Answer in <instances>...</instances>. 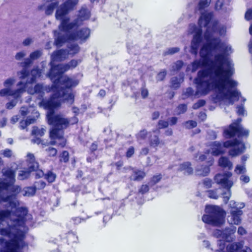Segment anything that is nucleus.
Wrapping results in <instances>:
<instances>
[{
	"label": "nucleus",
	"instance_id": "1",
	"mask_svg": "<svg viewBox=\"0 0 252 252\" xmlns=\"http://www.w3.org/2000/svg\"><path fill=\"white\" fill-rule=\"evenodd\" d=\"M215 63L214 70L212 68L202 69L199 70L194 82L196 86L197 92L202 95H206L211 90V87L218 89L220 91L225 88L226 85L230 88L237 85L236 82L230 78L233 72L230 69H224L223 65L226 58L223 54H218L215 56Z\"/></svg>",
	"mask_w": 252,
	"mask_h": 252
},
{
	"label": "nucleus",
	"instance_id": "2",
	"mask_svg": "<svg viewBox=\"0 0 252 252\" xmlns=\"http://www.w3.org/2000/svg\"><path fill=\"white\" fill-rule=\"evenodd\" d=\"M79 2V0H46L49 4L45 8L46 15H51L57 8L55 18L61 21L59 29L61 32L67 34L70 40L79 41L80 43L86 42L91 35V30L87 27H83L72 32L74 28L78 27L77 20L69 22V17L66 16L73 10Z\"/></svg>",
	"mask_w": 252,
	"mask_h": 252
},
{
	"label": "nucleus",
	"instance_id": "3",
	"mask_svg": "<svg viewBox=\"0 0 252 252\" xmlns=\"http://www.w3.org/2000/svg\"><path fill=\"white\" fill-rule=\"evenodd\" d=\"M46 117L48 124L52 126L49 131L50 141L48 145L64 148L67 140L64 136V130L69 126L68 119L63 117L61 114L53 113L47 114Z\"/></svg>",
	"mask_w": 252,
	"mask_h": 252
},
{
	"label": "nucleus",
	"instance_id": "4",
	"mask_svg": "<svg viewBox=\"0 0 252 252\" xmlns=\"http://www.w3.org/2000/svg\"><path fill=\"white\" fill-rule=\"evenodd\" d=\"M53 91L54 93L48 99L42 97L39 103L40 106L42 107L45 109L48 110L49 111L47 114H50L51 113H55L54 109L60 105V103L56 101V99L62 98L63 100L70 103L74 102V94L72 92L66 94L63 91V88H61L60 90H57V91Z\"/></svg>",
	"mask_w": 252,
	"mask_h": 252
},
{
	"label": "nucleus",
	"instance_id": "5",
	"mask_svg": "<svg viewBox=\"0 0 252 252\" xmlns=\"http://www.w3.org/2000/svg\"><path fill=\"white\" fill-rule=\"evenodd\" d=\"M206 214L202 217L205 223L214 226L221 225L224 222L225 211L219 206L208 205L205 208Z\"/></svg>",
	"mask_w": 252,
	"mask_h": 252
},
{
	"label": "nucleus",
	"instance_id": "6",
	"mask_svg": "<svg viewBox=\"0 0 252 252\" xmlns=\"http://www.w3.org/2000/svg\"><path fill=\"white\" fill-rule=\"evenodd\" d=\"M26 235L23 231L15 234L14 238L9 240L1 239V243L4 242L3 249L0 252H23L22 250L28 246L25 242Z\"/></svg>",
	"mask_w": 252,
	"mask_h": 252
},
{
	"label": "nucleus",
	"instance_id": "7",
	"mask_svg": "<svg viewBox=\"0 0 252 252\" xmlns=\"http://www.w3.org/2000/svg\"><path fill=\"white\" fill-rule=\"evenodd\" d=\"M78 64V60L72 59L68 63L64 65L61 64L52 65L48 72V76L57 86L60 82V79L63 77V74L70 68H74Z\"/></svg>",
	"mask_w": 252,
	"mask_h": 252
},
{
	"label": "nucleus",
	"instance_id": "8",
	"mask_svg": "<svg viewBox=\"0 0 252 252\" xmlns=\"http://www.w3.org/2000/svg\"><path fill=\"white\" fill-rule=\"evenodd\" d=\"M212 40L213 42H207L204 44L200 48V56L202 60L203 66H207L209 61L211 63H215L213 60H210L209 56L211 52L213 50L218 49L221 44L220 40L219 38H213Z\"/></svg>",
	"mask_w": 252,
	"mask_h": 252
},
{
	"label": "nucleus",
	"instance_id": "9",
	"mask_svg": "<svg viewBox=\"0 0 252 252\" xmlns=\"http://www.w3.org/2000/svg\"><path fill=\"white\" fill-rule=\"evenodd\" d=\"M62 78V77L60 79V82L58 85H57V86L52 81L53 85L51 88L53 91H57V90H60V89L61 88H63V91H64L65 93L68 94V93H66V90H71L73 88L77 86L79 83L78 79L69 77L68 76H65L61 81Z\"/></svg>",
	"mask_w": 252,
	"mask_h": 252
},
{
	"label": "nucleus",
	"instance_id": "10",
	"mask_svg": "<svg viewBox=\"0 0 252 252\" xmlns=\"http://www.w3.org/2000/svg\"><path fill=\"white\" fill-rule=\"evenodd\" d=\"M239 136H247L249 134L248 130H244L238 123L231 124L228 128L224 129L223 135L226 138H231L234 137L236 134Z\"/></svg>",
	"mask_w": 252,
	"mask_h": 252
},
{
	"label": "nucleus",
	"instance_id": "11",
	"mask_svg": "<svg viewBox=\"0 0 252 252\" xmlns=\"http://www.w3.org/2000/svg\"><path fill=\"white\" fill-rule=\"evenodd\" d=\"M3 176L7 178L8 182H5L0 179V196H3L1 194L4 191H8L9 186L14 184L16 181V172L11 169H6L3 173Z\"/></svg>",
	"mask_w": 252,
	"mask_h": 252
},
{
	"label": "nucleus",
	"instance_id": "12",
	"mask_svg": "<svg viewBox=\"0 0 252 252\" xmlns=\"http://www.w3.org/2000/svg\"><path fill=\"white\" fill-rule=\"evenodd\" d=\"M17 86H19V88L15 90H12L9 88L0 90V96H12L16 98L20 97L21 94L25 92L26 84L22 81H20L17 84Z\"/></svg>",
	"mask_w": 252,
	"mask_h": 252
},
{
	"label": "nucleus",
	"instance_id": "13",
	"mask_svg": "<svg viewBox=\"0 0 252 252\" xmlns=\"http://www.w3.org/2000/svg\"><path fill=\"white\" fill-rule=\"evenodd\" d=\"M28 214V210L26 207H20L17 208L15 212V216L17 217L12 220V222L15 226H22L25 224Z\"/></svg>",
	"mask_w": 252,
	"mask_h": 252
},
{
	"label": "nucleus",
	"instance_id": "14",
	"mask_svg": "<svg viewBox=\"0 0 252 252\" xmlns=\"http://www.w3.org/2000/svg\"><path fill=\"white\" fill-rule=\"evenodd\" d=\"M231 176L232 173L228 171L223 174L218 173L214 177V180L218 184L221 185L223 188L230 191V188L233 186L232 181L229 180Z\"/></svg>",
	"mask_w": 252,
	"mask_h": 252
},
{
	"label": "nucleus",
	"instance_id": "15",
	"mask_svg": "<svg viewBox=\"0 0 252 252\" xmlns=\"http://www.w3.org/2000/svg\"><path fill=\"white\" fill-rule=\"evenodd\" d=\"M202 30L201 28H196L191 41L190 52L194 56L198 54V49L202 41Z\"/></svg>",
	"mask_w": 252,
	"mask_h": 252
},
{
	"label": "nucleus",
	"instance_id": "16",
	"mask_svg": "<svg viewBox=\"0 0 252 252\" xmlns=\"http://www.w3.org/2000/svg\"><path fill=\"white\" fill-rule=\"evenodd\" d=\"M231 223L236 225L240 224L241 222V216L243 214V211L237 207L232 208L230 211Z\"/></svg>",
	"mask_w": 252,
	"mask_h": 252
},
{
	"label": "nucleus",
	"instance_id": "17",
	"mask_svg": "<svg viewBox=\"0 0 252 252\" xmlns=\"http://www.w3.org/2000/svg\"><path fill=\"white\" fill-rule=\"evenodd\" d=\"M27 157L28 169L31 172L35 171L38 168L39 165L38 163L36 161L34 156L32 154L29 153Z\"/></svg>",
	"mask_w": 252,
	"mask_h": 252
},
{
	"label": "nucleus",
	"instance_id": "18",
	"mask_svg": "<svg viewBox=\"0 0 252 252\" xmlns=\"http://www.w3.org/2000/svg\"><path fill=\"white\" fill-rule=\"evenodd\" d=\"M223 145L219 141H214L212 143V154L214 156H218L224 154L222 149Z\"/></svg>",
	"mask_w": 252,
	"mask_h": 252
},
{
	"label": "nucleus",
	"instance_id": "19",
	"mask_svg": "<svg viewBox=\"0 0 252 252\" xmlns=\"http://www.w3.org/2000/svg\"><path fill=\"white\" fill-rule=\"evenodd\" d=\"M214 14L213 12H203L201 13V15L199 19V22L204 21V26L208 27L210 24L211 21L213 19Z\"/></svg>",
	"mask_w": 252,
	"mask_h": 252
},
{
	"label": "nucleus",
	"instance_id": "20",
	"mask_svg": "<svg viewBox=\"0 0 252 252\" xmlns=\"http://www.w3.org/2000/svg\"><path fill=\"white\" fill-rule=\"evenodd\" d=\"M219 165L223 168H228V169H231L232 168V163L229 160L227 157L222 156L221 157L218 161Z\"/></svg>",
	"mask_w": 252,
	"mask_h": 252
},
{
	"label": "nucleus",
	"instance_id": "21",
	"mask_svg": "<svg viewBox=\"0 0 252 252\" xmlns=\"http://www.w3.org/2000/svg\"><path fill=\"white\" fill-rule=\"evenodd\" d=\"M28 92L31 94H37L41 98L43 97L44 94V88L42 85L40 84H36L33 89H29Z\"/></svg>",
	"mask_w": 252,
	"mask_h": 252
},
{
	"label": "nucleus",
	"instance_id": "22",
	"mask_svg": "<svg viewBox=\"0 0 252 252\" xmlns=\"http://www.w3.org/2000/svg\"><path fill=\"white\" fill-rule=\"evenodd\" d=\"M179 171H185L188 175H191L193 173V169L191 167V164L190 162H184L179 165Z\"/></svg>",
	"mask_w": 252,
	"mask_h": 252
},
{
	"label": "nucleus",
	"instance_id": "23",
	"mask_svg": "<svg viewBox=\"0 0 252 252\" xmlns=\"http://www.w3.org/2000/svg\"><path fill=\"white\" fill-rule=\"evenodd\" d=\"M12 214V211L10 210H0V225L5 220H9Z\"/></svg>",
	"mask_w": 252,
	"mask_h": 252
},
{
	"label": "nucleus",
	"instance_id": "24",
	"mask_svg": "<svg viewBox=\"0 0 252 252\" xmlns=\"http://www.w3.org/2000/svg\"><path fill=\"white\" fill-rule=\"evenodd\" d=\"M53 55L55 59L62 61L65 59L67 53L65 49H62L55 51Z\"/></svg>",
	"mask_w": 252,
	"mask_h": 252
},
{
	"label": "nucleus",
	"instance_id": "25",
	"mask_svg": "<svg viewBox=\"0 0 252 252\" xmlns=\"http://www.w3.org/2000/svg\"><path fill=\"white\" fill-rule=\"evenodd\" d=\"M46 132L45 127H39L37 126H33L32 128V134L34 137H42Z\"/></svg>",
	"mask_w": 252,
	"mask_h": 252
},
{
	"label": "nucleus",
	"instance_id": "26",
	"mask_svg": "<svg viewBox=\"0 0 252 252\" xmlns=\"http://www.w3.org/2000/svg\"><path fill=\"white\" fill-rule=\"evenodd\" d=\"M90 15V12L87 8L82 7L79 11L78 16L81 21H84L89 19Z\"/></svg>",
	"mask_w": 252,
	"mask_h": 252
},
{
	"label": "nucleus",
	"instance_id": "27",
	"mask_svg": "<svg viewBox=\"0 0 252 252\" xmlns=\"http://www.w3.org/2000/svg\"><path fill=\"white\" fill-rule=\"evenodd\" d=\"M66 35L59 34L55 39V44L57 47L62 46L67 40V34Z\"/></svg>",
	"mask_w": 252,
	"mask_h": 252
},
{
	"label": "nucleus",
	"instance_id": "28",
	"mask_svg": "<svg viewBox=\"0 0 252 252\" xmlns=\"http://www.w3.org/2000/svg\"><path fill=\"white\" fill-rule=\"evenodd\" d=\"M149 144L150 146L153 147H157L160 144L164 145V142L162 140H160L158 136L155 135L153 138H151L149 140Z\"/></svg>",
	"mask_w": 252,
	"mask_h": 252
},
{
	"label": "nucleus",
	"instance_id": "29",
	"mask_svg": "<svg viewBox=\"0 0 252 252\" xmlns=\"http://www.w3.org/2000/svg\"><path fill=\"white\" fill-rule=\"evenodd\" d=\"M241 143V141L237 138L233 139V140H227L223 142L222 145L225 148L230 147H234L238 146Z\"/></svg>",
	"mask_w": 252,
	"mask_h": 252
},
{
	"label": "nucleus",
	"instance_id": "30",
	"mask_svg": "<svg viewBox=\"0 0 252 252\" xmlns=\"http://www.w3.org/2000/svg\"><path fill=\"white\" fill-rule=\"evenodd\" d=\"M146 176V173L142 170H136L133 171L132 180L133 181H141Z\"/></svg>",
	"mask_w": 252,
	"mask_h": 252
},
{
	"label": "nucleus",
	"instance_id": "31",
	"mask_svg": "<svg viewBox=\"0 0 252 252\" xmlns=\"http://www.w3.org/2000/svg\"><path fill=\"white\" fill-rule=\"evenodd\" d=\"M68 53L72 57H73L76 54H78L80 50V47L77 43L71 44L69 46H68Z\"/></svg>",
	"mask_w": 252,
	"mask_h": 252
},
{
	"label": "nucleus",
	"instance_id": "32",
	"mask_svg": "<svg viewBox=\"0 0 252 252\" xmlns=\"http://www.w3.org/2000/svg\"><path fill=\"white\" fill-rule=\"evenodd\" d=\"M66 238L67 242L69 243H77L78 241V236L76 233L72 231H68L66 234Z\"/></svg>",
	"mask_w": 252,
	"mask_h": 252
},
{
	"label": "nucleus",
	"instance_id": "33",
	"mask_svg": "<svg viewBox=\"0 0 252 252\" xmlns=\"http://www.w3.org/2000/svg\"><path fill=\"white\" fill-rule=\"evenodd\" d=\"M57 176L52 170H48L44 174V179L49 183H52L56 180Z\"/></svg>",
	"mask_w": 252,
	"mask_h": 252
},
{
	"label": "nucleus",
	"instance_id": "34",
	"mask_svg": "<svg viewBox=\"0 0 252 252\" xmlns=\"http://www.w3.org/2000/svg\"><path fill=\"white\" fill-rule=\"evenodd\" d=\"M208 162V165H202L201 169L199 170V171H201L200 175L202 176H207V175H208L210 172V166L213 164V160L209 161Z\"/></svg>",
	"mask_w": 252,
	"mask_h": 252
},
{
	"label": "nucleus",
	"instance_id": "35",
	"mask_svg": "<svg viewBox=\"0 0 252 252\" xmlns=\"http://www.w3.org/2000/svg\"><path fill=\"white\" fill-rule=\"evenodd\" d=\"M228 93H224L223 95L224 97L229 100H231L232 98L236 97L238 99L240 93L237 90L228 91Z\"/></svg>",
	"mask_w": 252,
	"mask_h": 252
},
{
	"label": "nucleus",
	"instance_id": "36",
	"mask_svg": "<svg viewBox=\"0 0 252 252\" xmlns=\"http://www.w3.org/2000/svg\"><path fill=\"white\" fill-rule=\"evenodd\" d=\"M31 171L29 169L20 171L18 174V179L20 180H24L29 178L30 176Z\"/></svg>",
	"mask_w": 252,
	"mask_h": 252
},
{
	"label": "nucleus",
	"instance_id": "37",
	"mask_svg": "<svg viewBox=\"0 0 252 252\" xmlns=\"http://www.w3.org/2000/svg\"><path fill=\"white\" fill-rule=\"evenodd\" d=\"M69 160V154L67 151H63L59 156L60 162L67 163Z\"/></svg>",
	"mask_w": 252,
	"mask_h": 252
},
{
	"label": "nucleus",
	"instance_id": "38",
	"mask_svg": "<svg viewBox=\"0 0 252 252\" xmlns=\"http://www.w3.org/2000/svg\"><path fill=\"white\" fill-rule=\"evenodd\" d=\"M162 175L159 173L158 175L153 176L149 181V184L151 186H154L159 182L162 179Z\"/></svg>",
	"mask_w": 252,
	"mask_h": 252
},
{
	"label": "nucleus",
	"instance_id": "39",
	"mask_svg": "<svg viewBox=\"0 0 252 252\" xmlns=\"http://www.w3.org/2000/svg\"><path fill=\"white\" fill-rule=\"evenodd\" d=\"M210 2L211 0H200L198 4V10L199 11L204 10L209 6Z\"/></svg>",
	"mask_w": 252,
	"mask_h": 252
},
{
	"label": "nucleus",
	"instance_id": "40",
	"mask_svg": "<svg viewBox=\"0 0 252 252\" xmlns=\"http://www.w3.org/2000/svg\"><path fill=\"white\" fill-rule=\"evenodd\" d=\"M180 86V82L177 77H174L171 79L170 87L174 89H177Z\"/></svg>",
	"mask_w": 252,
	"mask_h": 252
},
{
	"label": "nucleus",
	"instance_id": "41",
	"mask_svg": "<svg viewBox=\"0 0 252 252\" xmlns=\"http://www.w3.org/2000/svg\"><path fill=\"white\" fill-rule=\"evenodd\" d=\"M45 151L47 153V156L50 158L56 157L58 153L57 150L52 147H49L46 148Z\"/></svg>",
	"mask_w": 252,
	"mask_h": 252
},
{
	"label": "nucleus",
	"instance_id": "42",
	"mask_svg": "<svg viewBox=\"0 0 252 252\" xmlns=\"http://www.w3.org/2000/svg\"><path fill=\"white\" fill-rule=\"evenodd\" d=\"M36 192V188L35 187H28L26 188L24 193V196H33Z\"/></svg>",
	"mask_w": 252,
	"mask_h": 252
},
{
	"label": "nucleus",
	"instance_id": "43",
	"mask_svg": "<svg viewBox=\"0 0 252 252\" xmlns=\"http://www.w3.org/2000/svg\"><path fill=\"white\" fill-rule=\"evenodd\" d=\"M245 19L250 21L252 20V9H249L246 12L245 15ZM249 32L251 35H252V24L249 28Z\"/></svg>",
	"mask_w": 252,
	"mask_h": 252
},
{
	"label": "nucleus",
	"instance_id": "44",
	"mask_svg": "<svg viewBox=\"0 0 252 252\" xmlns=\"http://www.w3.org/2000/svg\"><path fill=\"white\" fill-rule=\"evenodd\" d=\"M243 152L241 149L239 148H232L228 151V154L232 157H236Z\"/></svg>",
	"mask_w": 252,
	"mask_h": 252
},
{
	"label": "nucleus",
	"instance_id": "45",
	"mask_svg": "<svg viewBox=\"0 0 252 252\" xmlns=\"http://www.w3.org/2000/svg\"><path fill=\"white\" fill-rule=\"evenodd\" d=\"M9 190L12 193L17 194L21 191V188L19 186L12 184L9 186V188L8 189V190Z\"/></svg>",
	"mask_w": 252,
	"mask_h": 252
},
{
	"label": "nucleus",
	"instance_id": "46",
	"mask_svg": "<svg viewBox=\"0 0 252 252\" xmlns=\"http://www.w3.org/2000/svg\"><path fill=\"white\" fill-rule=\"evenodd\" d=\"M192 71H196L200 67H204L202 65V60H195L192 63Z\"/></svg>",
	"mask_w": 252,
	"mask_h": 252
},
{
	"label": "nucleus",
	"instance_id": "47",
	"mask_svg": "<svg viewBox=\"0 0 252 252\" xmlns=\"http://www.w3.org/2000/svg\"><path fill=\"white\" fill-rule=\"evenodd\" d=\"M207 192L208 193V196L210 198L217 199L219 198V195L217 192V189L208 190Z\"/></svg>",
	"mask_w": 252,
	"mask_h": 252
},
{
	"label": "nucleus",
	"instance_id": "48",
	"mask_svg": "<svg viewBox=\"0 0 252 252\" xmlns=\"http://www.w3.org/2000/svg\"><path fill=\"white\" fill-rule=\"evenodd\" d=\"M204 37L205 40L207 41V42H213L212 41V39L214 38L213 37V34L212 33L210 32L209 30H207L204 34Z\"/></svg>",
	"mask_w": 252,
	"mask_h": 252
},
{
	"label": "nucleus",
	"instance_id": "49",
	"mask_svg": "<svg viewBox=\"0 0 252 252\" xmlns=\"http://www.w3.org/2000/svg\"><path fill=\"white\" fill-rule=\"evenodd\" d=\"M177 108L178 111V114H184L187 110V105L185 103L180 104L177 106Z\"/></svg>",
	"mask_w": 252,
	"mask_h": 252
},
{
	"label": "nucleus",
	"instance_id": "50",
	"mask_svg": "<svg viewBox=\"0 0 252 252\" xmlns=\"http://www.w3.org/2000/svg\"><path fill=\"white\" fill-rule=\"evenodd\" d=\"M205 104H206V101L205 100L199 99L193 105L192 108L194 109H197L204 106Z\"/></svg>",
	"mask_w": 252,
	"mask_h": 252
},
{
	"label": "nucleus",
	"instance_id": "51",
	"mask_svg": "<svg viewBox=\"0 0 252 252\" xmlns=\"http://www.w3.org/2000/svg\"><path fill=\"white\" fill-rule=\"evenodd\" d=\"M149 191V187L148 185H142L138 189V193L144 194Z\"/></svg>",
	"mask_w": 252,
	"mask_h": 252
},
{
	"label": "nucleus",
	"instance_id": "52",
	"mask_svg": "<svg viewBox=\"0 0 252 252\" xmlns=\"http://www.w3.org/2000/svg\"><path fill=\"white\" fill-rule=\"evenodd\" d=\"M158 129H163L168 127L169 126V122L165 120H159L158 123Z\"/></svg>",
	"mask_w": 252,
	"mask_h": 252
},
{
	"label": "nucleus",
	"instance_id": "53",
	"mask_svg": "<svg viewBox=\"0 0 252 252\" xmlns=\"http://www.w3.org/2000/svg\"><path fill=\"white\" fill-rule=\"evenodd\" d=\"M12 234L11 231L9 228H0V235L4 236H10Z\"/></svg>",
	"mask_w": 252,
	"mask_h": 252
},
{
	"label": "nucleus",
	"instance_id": "54",
	"mask_svg": "<svg viewBox=\"0 0 252 252\" xmlns=\"http://www.w3.org/2000/svg\"><path fill=\"white\" fill-rule=\"evenodd\" d=\"M41 55V53L38 50H36L31 53L30 57L31 59L34 60L38 59Z\"/></svg>",
	"mask_w": 252,
	"mask_h": 252
},
{
	"label": "nucleus",
	"instance_id": "55",
	"mask_svg": "<svg viewBox=\"0 0 252 252\" xmlns=\"http://www.w3.org/2000/svg\"><path fill=\"white\" fill-rule=\"evenodd\" d=\"M167 72L165 70L160 71L157 75V79L158 81H163L166 76Z\"/></svg>",
	"mask_w": 252,
	"mask_h": 252
},
{
	"label": "nucleus",
	"instance_id": "56",
	"mask_svg": "<svg viewBox=\"0 0 252 252\" xmlns=\"http://www.w3.org/2000/svg\"><path fill=\"white\" fill-rule=\"evenodd\" d=\"M141 94L142 98L145 99L149 95V91L148 89L145 87H142L141 89Z\"/></svg>",
	"mask_w": 252,
	"mask_h": 252
},
{
	"label": "nucleus",
	"instance_id": "57",
	"mask_svg": "<svg viewBox=\"0 0 252 252\" xmlns=\"http://www.w3.org/2000/svg\"><path fill=\"white\" fill-rule=\"evenodd\" d=\"M134 148L133 146L129 147L126 153V156L127 158H131L134 154Z\"/></svg>",
	"mask_w": 252,
	"mask_h": 252
},
{
	"label": "nucleus",
	"instance_id": "58",
	"mask_svg": "<svg viewBox=\"0 0 252 252\" xmlns=\"http://www.w3.org/2000/svg\"><path fill=\"white\" fill-rule=\"evenodd\" d=\"M204 186L207 189L210 188L212 187V181L210 179H205L203 182Z\"/></svg>",
	"mask_w": 252,
	"mask_h": 252
},
{
	"label": "nucleus",
	"instance_id": "59",
	"mask_svg": "<svg viewBox=\"0 0 252 252\" xmlns=\"http://www.w3.org/2000/svg\"><path fill=\"white\" fill-rule=\"evenodd\" d=\"M21 63H22V66L23 67V68H27L32 63V59H31V58L30 59H29V58L26 59Z\"/></svg>",
	"mask_w": 252,
	"mask_h": 252
},
{
	"label": "nucleus",
	"instance_id": "60",
	"mask_svg": "<svg viewBox=\"0 0 252 252\" xmlns=\"http://www.w3.org/2000/svg\"><path fill=\"white\" fill-rule=\"evenodd\" d=\"M21 78L22 79H24L29 75L30 72L27 69V68H23V69L21 71Z\"/></svg>",
	"mask_w": 252,
	"mask_h": 252
},
{
	"label": "nucleus",
	"instance_id": "61",
	"mask_svg": "<svg viewBox=\"0 0 252 252\" xmlns=\"http://www.w3.org/2000/svg\"><path fill=\"white\" fill-rule=\"evenodd\" d=\"M97 148H98V145L96 143V142H93L91 144V145L90 147V151L91 154H94V152L97 150Z\"/></svg>",
	"mask_w": 252,
	"mask_h": 252
},
{
	"label": "nucleus",
	"instance_id": "62",
	"mask_svg": "<svg viewBox=\"0 0 252 252\" xmlns=\"http://www.w3.org/2000/svg\"><path fill=\"white\" fill-rule=\"evenodd\" d=\"M3 157L10 158L12 156V151L9 149H6L2 152Z\"/></svg>",
	"mask_w": 252,
	"mask_h": 252
},
{
	"label": "nucleus",
	"instance_id": "63",
	"mask_svg": "<svg viewBox=\"0 0 252 252\" xmlns=\"http://www.w3.org/2000/svg\"><path fill=\"white\" fill-rule=\"evenodd\" d=\"M187 124H189V128H192L196 127L197 122L193 120H189L186 122Z\"/></svg>",
	"mask_w": 252,
	"mask_h": 252
},
{
	"label": "nucleus",
	"instance_id": "64",
	"mask_svg": "<svg viewBox=\"0 0 252 252\" xmlns=\"http://www.w3.org/2000/svg\"><path fill=\"white\" fill-rule=\"evenodd\" d=\"M223 3L220 0H217L216 2L215 8L216 10H219L222 8Z\"/></svg>",
	"mask_w": 252,
	"mask_h": 252
}]
</instances>
